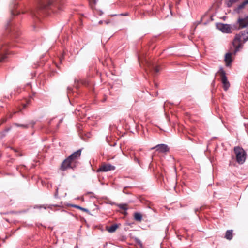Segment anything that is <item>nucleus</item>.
<instances>
[{
	"label": "nucleus",
	"instance_id": "c9c22d12",
	"mask_svg": "<svg viewBox=\"0 0 248 248\" xmlns=\"http://www.w3.org/2000/svg\"><path fill=\"white\" fill-rule=\"evenodd\" d=\"M189 139L190 140H192V139H191V138H189Z\"/></svg>",
	"mask_w": 248,
	"mask_h": 248
},
{
	"label": "nucleus",
	"instance_id": "6ab92c4d",
	"mask_svg": "<svg viewBox=\"0 0 248 248\" xmlns=\"http://www.w3.org/2000/svg\"><path fill=\"white\" fill-rule=\"evenodd\" d=\"M73 207L76 208H77V209H79L82 211H85V212H89V210L87 209H86V208H84L83 207H82L80 206H78V205H72Z\"/></svg>",
	"mask_w": 248,
	"mask_h": 248
},
{
	"label": "nucleus",
	"instance_id": "c85d7f7f",
	"mask_svg": "<svg viewBox=\"0 0 248 248\" xmlns=\"http://www.w3.org/2000/svg\"><path fill=\"white\" fill-rule=\"evenodd\" d=\"M11 14H12V15H15V14L14 13V11H11Z\"/></svg>",
	"mask_w": 248,
	"mask_h": 248
},
{
	"label": "nucleus",
	"instance_id": "9b49d317",
	"mask_svg": "<svg viewBox=\"0 0 248 248\" xmlns=\"http://www.w3.org/2000/svg\"><path fill=\"white\" fill-rule=\"evenodd\" d=\"M238 23L241 28L247 27L248 25V16L244 18H239Z\"/></svg>",
	"mask_w": 248,
	"mask_h": 248
},
{
	"label": "nucleus",
	"instance_id": "7ed1b4c3",
	"mask_svg": "<svg viewBox=\"0 0 248 248\" xmlns=\"http://www.w3.org/2000/svg\"><path fill=\"white\" fill-rule=\"evenodd\" d=\"M138 59L140 66H142V65H143L144 67H147V68L145 67V70L147 72L149 70L150 72L153 73V74L155 75L159 71L160 69L158 67L155 66L146 59L142 60L140 57H139Z\"/></svg>",
	"mask_w": 248,
	"mask_h": 248
},
{
	"label": "nucleus",
	"instance_id": "f03ea898",
	"mask_svg": "<svg viewBox=\"0 0 248 248\" xmlns=\"http://www.w3.org/2000/svg\"><path fill=\"white\" fill-rule=\"evenodd\" d=\"M248 40V31H243L239 33L236 34L232 45L234 48V54H236L240 48H242L243 45L242 42L245 43Z\"/></svg>",
	"mask_w": 248,
	"mask_h": 248
},
{
	"label": "nucleus",
	"instance_id": "412c9836",
	"mask_svg": "<svg viewBox=\"0 0 248 248\" xmlns=\"http://www.w3.org/2000/svg\"><path fill=\"white\" fill-rule=\"evenodd\" d=\"M15 124L18 127H21L24 128H27L28 127V125L26 124H20L17 123H15Z\"/></svg>",
	"mask_w": 248,
	"mask_h": 248
},
{
	"label": "nucleus",
	"instance_id": "9d476101",
	"mask_svg": "<svg viewBox=\"0 0 248 248\" xmlns=\"http://www.w3.org/2000/svg\"><path fill=\"white\" fill-rule=\"evenodd\" d=\"M8 54L6 46L0 48V62H2L6 58V55Z\"/></svg>",
	"mask_w": 248,
	"mask_h": 248
},
{
	"label": "nucleus",
	"instance_id": "dca6fc26",
	"mask_svg": "<svg viewBox=\"0 0 248 248\" xmlns=\"http://www.w3.org/2000/svg\"><path fill=\"white\" fill-rule=\"evenodd\" d=\"M134 219L136 221H141L142 218V216L140 213H138V212H136L134 213Z\"/></svg>",
	"mask_w": 248,
	"mask_h": 248
},
{
	"label": "nucleus",
	"instance_id": "f257e3e1",
	"mask_svg": "<svg viewBox=\"0 0 248 248\" xmlns=\"http://www.w3.org/2000/svg\"><path fill=\"white\" fill-rule=\"evenodd\" d=\"M81 151L82 149H80L63 160V171L68 169L74 170L76 168L78 163V160L80 158L81 155Z\"/></svg>",
	"mask_w": 248,
	"mask_h": 248
},
{
	"label": "nucleus",
	"instance_id": "bb28decb",
	"mask_svg": "<svg viewBox=\"0 0 248 248\" xmlns=\"http://www.w3.org/2000/svg\"><path fill=\"white\" fill-rule=\"evenodd\" d=\"M103 22V21L100 20V21H99V24H102Z\"/></svg>",
	"mask_w": 248,
	"mask_h": 248
},
{
	"label": "nucleus",
	"instance_id": "393cba45",
	"mask_svg": "<svg viewBox=\"0 0 248 248\" xmlns=\"http://www.w3.org/2000/svg\"><path fill=\"white\" fill-rule=\"evenodd\" d=\"M134 160H135V161H136V162H138V163H139V160H138V158H137L136 157H135Z\"/></svg>",
	"mask_w": 248,
	"mask_h": 248
},
{
	"label": "nucleus",
	"instance_id": "a211bd4d",
	"mask_svg": "<svg viewBox=\"0 0 248 248\" xmlns=\"http://www.w3.org/2000/svg\"><path fill=\"white\" fill-rule=\"evenodd\" d=\"M238 1V0H228L226 1V5L227 7H230L232 5L233 3L236 2Z\"/></svg>",
	"mask_w": 248,
	"mask_h": 248
},
{
	"label": "nucleus",
	"instance_id": "f3484780",
	"mask_svg": "<svg viewBox=\"0 0 248 248\" xmlns=\"http://www.w3.org/2000/svg\"><path fill=\"white\" fill-rule=\"evenodd\" d=\"M117 206L121 209H122L123 210H124V214H126L127 213H126V210H127V204H119L117 205Z\"/></svg>",
	"mask_w": 248,
	"mask_h": 248
},
{
	"label": "nucleus",
	"instance_id": "72a5a7b5",
	"mask_svg": "<svg viewBox=\"0 0 248 248\" xmlns=\"http://www.w3.org/2000/svg\"><path fill=\"white\" fill-rule=\"evenodd\" d=\"M60 167H61V168H62V163L61 164Z\"/></svg>",
	"mask_w": 248,
	"mask_h": 248
},
{
	"label": "nucleus",
	"instance_id": "6e6552de",
	"mask_svg": "<svg viewBox=\"0 0 248 248\" xmlns=\"http://www.w3.org/2000/svg\"><path fill=\"white\" fill-rule=\"evenodd\" d=\"M155 149L157 151L161 153H165L169 151V147L165 144H158L151 148V149Z\"/></svg>",
	"mask_w": 248,
	"mask_h": 248
},
{
	"label": "nucleus",
	"instance_id": "ddd939ff",
	"mask_svg": "<svg viewBox=\"0 0 248 248\" xmlns=\"http://www.w3.org/2000/svg\"><path fill=\"white\" fill-rule=\"evenodd\" d=\"M247 4H248V0H246L235 8L234 9V12L237 13H240L241 11V10L244 9L245 6Z\"/></svg>",
	"mask_w": 248,
	"mask_h": 248
},
{
	"label": "nucleus",
	"instance_id": "473e14b6",
	"mask_svg": "<svg viewBox=\"0 0 248 248\" xmlns=\"http://www.w3.org/2000/svg\"><path fill=\"white\" fill-rule=\"evenodd\" d=\"M102 14H103V12L101 11L100 15H102Z\"/></svg>",
	"mask_w": 248,
	"mask_h": 248
},
{
	"label": "nucleus",
	"instance_id": "cd10ccee",
	"mask_svg": "<svg viewBox=\"0 0 248 248\" xmlns=\"http://www.w3.org/2000/svg\"><path fill=\"white\" fill-rule=\"evenodd\" d=\"M40 208H41V207H43L44 209H46V206H44V205H43V206H40Z\"/></svg>",
	"mask_w": 248,
	"mask_h": 248
},
{
	"label": "nucleus",
	"instance_id": "20e7f679",
	"mask_svg": "<svg viewBox=\"0 0 248 248\" xmlns=\"http://www.w3.org/2000/svg\"><path fill=\"white\" fill-rule=\"evenodd\" d=\"M234 152L236 155L237 162L239 164H243L247 158V153L240 146H236L234 148Z\"/></svg>",
	"mask_w": 248,
	"mask_h": 248
},
{
	"label": "nucleus",
	"instance_id": "2eb2a0df",
	"mask_svg": "<svg viewBox=\"0 0 248 248\" xmlns=\"http://www.w3.org/2000/svg\"><path fill=\"white\" fill-rule=\"evenodd\" d=\"M225 237L229 240L232 239L233 237L232 231L227 230L226 232Z\"/></svg>",
	"mask_w": 248,
	"mask_h": 248
},
{
	"label": "nucleus",
	"instance_id": "2f4dec72",
	"mask_svg": "<svg viewBox=\"0 0 248 248\" xmlns=\"http://www.w3.org/2000/svg\"><path fill=\"white\" fill-rule=\"evenodd\" d=\"M68 90H71V88H69V87H68Z\"/></svg>",
	"mask_w": 248,
	"mask_h": 248
},
{
	"label": "nucleus",
	"instance_id": "aec40b11",
	"mask_svg": "<svg viewBox=\"0 0 248 248\" xmlns=\"http://www.w3.org/2000/svg\"><path fill=\"white\" fill-rule=\"evenodd\" d=\"M31 100L30 99H27L25 103H23V104H22L23 108H25L28 105H29L31 103Z\"/></svg>",
	"mask_w": 248,
	"mask_h": 248
},
{
	"label": "nucleus",
	"instance_id": "f704fd0d",
	"mask_svg": "<svg viewBox=\"0 0 248 248\" xmlns=\"http://www.w3.org/2000/svg\"><path fill=\"white\" fill-rule=\"evenodd\" d=\"M11 117H12V115H10L9 116V118H11Z\"/></svg>",
	"mask_w": 248,
	"mask_h": 248
},
{
	"label": "nucleus",
	"instance_id": "a878e982",
	"mask_svg": "<svg viewBox=\"0 0 248 248\" xmlns=\"http://www.w3.org/2000/svg\"><path fill=\"white\" fill-rule=\"evenodd\" d=\"M199 209L198 208H197L195 209V212L196 213L197 211H198Z\"/></svg>",
	"mask_w": 248,
	"mask_h": 248
},
{
	"label": "nucleus",
	"instance_id": "f8f14e48",
	"mask_svg": "<svg viewBox=\"0 0 248 248\" xmlns=\"http://www.w3.org/2000/svg\"><path fill=\"white\" fill-rule=\"evenodd\" d=\"M234 50H233V52L232 53L228 52L227 53L225 56V61L226 62V65L227 66H230V65L231 64L232 62V54L234 53Z\"/></svg>",
	"mask_w": 248,
	"mask_h": 248
},
{
	"label": "nucleus",
	"instance_id": "423d86ee",
	"mask_svg": "<svg viewBox=\"0 0 248 248\" xmlns=\"http://www.w3.org/2000/svg\"><path fill=\"white\" fill-rule=\"evenodd\" d=\"M218 72L220 74L221 81L223 84V89L225 91H227L230 87V83L228 81L225 72L222 67L219 69Z\"/></svg>",
	"mask_w": 248,
	"mask_h": 248
},
{
	"label": "nucleus",
	"instance_id": "1a4fd4ad",
	"mask_svg": "<svg viewBox=\"0 0 248 248\" xmlns=\"http://www.w3.org/2000/svg\"><path fill=\"white\" fill-rule=\"evenodd\" d=\"M115 169V167L110 164H106L102 165L98 170L97 172H107Z\"/></svg>",
	"mask_w": 248,
	"mask_h": 248
},
{
	"label": "nucleus",
	"instance_id": "5701e85b",
	"mask_svg": "<svg viewBox=\"0 0 248 248\" xmlns=\"http://www.w3.org/2000/svg\"><path fill=\"white\" fill-rule=\"evenodd\" d=\"M121 15L126 16L128 15V13H125L124 14H121Z\"/></svg>",
	"mask_w": 248,
	"mask_h": 248
},
{
	"label": "nucleus",
	"instance_id": "b1692460",
	"mask_svg": "<svg viewBox=\"0 0 248 248\" xmlns=\"http://www.w3.org/2000/svg\"><path fill=\"white\" fill-rule=\"evenodd\" d=\"M2 123H4V122H6V119H5V118H3V119H2Z\"/></svg>",
	"mask_w": 248,
	"mask_h": 248
},
{
	"label": "nucleus",
	"instance_id": "4468645a",
	"mask_svg": "<svg viewBox=\"0 0 248 248\" xmlns=\"http://www.w3.org/2000/svg\"><path fill=\"white\" fill-rule=\"evenodd\" d=\"M118 225L116 224H113L110 227H107L106 230L110 233L114 232H115L116 229L118 228Z\"/></svg>",
	"mask_w": 248,
	"mask_h": 248
},
{
	"label": "nucleus",
	"instance_id": "0eeeda50",
	"mask_svg": "<svg viewBox=\"0 0 248 248\" xmlns=\"http://www.w3.org/2000/svg\"><path fill=\"white\" fill-rule=\"evenodd\" d=\"M217 27L218 29L220 30L224 33H230L231 32V27L228 24H224L223 23H219L217 24Z\"/></svg>",
	"mask_w": 248,
	"mask_h": 248
},
{
	"label": "nucleus",
	"instance_id": "c756f323",
	"mask_svg": "<svg viewBox=\"0 0 248 248\" xmlns=\"http://www.w3.org/2000/svg\"><path fill=\"white\" fill-rule=\"evenodd\" d=\"M94 4H95L96 2V0H93Z\"/></svg>",
	"mask_w": 248,
	"mask_h": 248
},
{
	"label": "nucleus",
	"instance_id": "7c9ffc66",
	"mask_svg": "<svg viewBox=\"0 0 248 248\" xmlns=\"http://www.w3.org/2000/svg\"><path fill=\"white\" fill-rule=\"evenodd\" d=\"M105 22H106V24H108V23H109V21H105Z\"/></svg>",
	"mask_w": 248,
	"mask_h": 248
},
{
	"label": "nucleus",
	"instance_id": "39448f33",
	"mask_svg": "<svg viewBox=\"0 0 248 248\" xmlns=\"http://www.w3.org/2000/svg\"><path fill=\"white\" fill-rule=\"evenodd\" d=\"M40 8L41 9H47L53 5L59 7L60 0H37Z\"/></svg>",
	"mask_w": 248,
	"mask_h": 248
},
{
	"label": "nucleus",
	"instance_id": "4be33fe9",
	"mask_svg": "<svg viewBox=\"0 0 248 248\" xmlns=\"http://www.w3.org/2000/svg\"><path fill=\"white\" fill-rule=\"evenodd\" d=\"M58 191V188H57L56 189V192H55V194H54V196H55V198H57Z\"/></svg>",
	"mask_w": 248,
	"mask_h": 248
}]
</instances>
